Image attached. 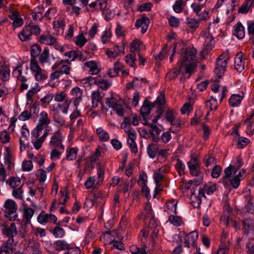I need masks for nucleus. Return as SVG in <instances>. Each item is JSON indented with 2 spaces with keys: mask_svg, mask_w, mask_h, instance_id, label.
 Masks as SVG:
<instances>
[{
  "mask_svg": "<svg viewBox=\"0 0 254 254\" xmlns=\"http://www.w3.org/2000/svg\"><path fill=\"white\" fill-rule=\"evenodd\" d=\"M53 234L56 237L62 238L64 235V231L61 227H56L54 228Z\"/></svg>",
  "mask_w": 254,
  "mask_h": 254,
  "instance_id": "obj_59",
  "label": "nucleus"
},
{
  "mask_svg": "<svg viewBox=\"0 0 254 254\" xmlns=\"http://www.w3.org/2000/svg\"><path fill=\"white\" fill-rule=\"evenodd\" d=\"M40 31L38 25L29 24L25 26L23 30L19 33L18 37L21 41H25L30 39L32 34L36 35L39 34Z\"/></svg>",
  "mask_w": 254,
  "mask_h": 254,
  "instance_id": "obj_3",
  "label": "nucleus"
},
{
  "mask_svg": "<svg viewBox=\"0 0 254 254\" xmlns=\"http://www.w3.org/2000/svg\"><path fill=\"white\" fill-rule=\"evenodd\" d=\"M39 89H38L35 87H33L30 89L26 94L27 99L28 101H32L33 96L36 94L39 91Z\"/></svg>",
  "mask_w": 254,
  "mask_h": 254,
  "instance_id": "obj_60",
  "label": "nucleus"
},
{
  "mask_svg": "<svg viewBox=\"0 0 254 254\" xmlns=\"http://www.w3.org/2000/svg\"><path fill=\"white\" fill-rule=\"evenodd\" d=\"M229 56L228 53H224L217 59L216 67L214 69L215 73L218 77H221L224 74L227 65Z\"/></svg>",
  "mask_w": 254,
  "mask_h": 254,
  "instance_id": "obj_2",
  "label": "nucleus"
},
{
  "mask_svg": "<svg viewBox=\"0 0 254 254\" xmlns=\"http://www.w3.org/2000/svg\"><path fill=\"white\" fill-rule=\"evenodd\" d=\"M102 96H101L99 91H93L91 94L92 108H96L98 106L99 103H101L102 105H103V104L102 102Z\"/></svg>",
  "mask_w": 254,
  "mask_h": 254,
  "instance_id": "obj_24",
  "label": "nucleus"
},
{
  "mask_svg": "<svg viewBox=\"0 0 254 254\" xmlns=\"http://www.w3.org/2000/svg\"><path fill=\"white\" fill-rule=\"evenodd\" d=\"M87 42L86 39L84 37L82 34H79L75 40L76 45L82 47Z\"/></svg>",
  "mask_w": 254,
  "mask_h": 254,
  "instance_id": "obj_51",
  "label": "nucleus"
},
{
  "mask_svg": "<svg viewBox=\"0 0 254 254\" xmlns=\"http://www.w3.org/2000/svg\"><path fill=\"white\" fill-rule=\"evenodd\" d=\"M78 55L79 51H71L64 54V56L68 57L70 59V61H74L78 58Z\"/></svg>",
  "mask_w": 254,
  "mask_h": 254,
  "instance_id": "obj_55",
  "label": "nucleus"
},
{
  "mask_svg": "<svg viewBox=\"0 0 254 254\" xmlns=\"http://www.w3.org/2000/svg\"><path fill=\"white\" fill-rule=\"evenodd\" d=\"M0 74L2 75L1 79L2 80H8L10 75V70L9 68L6 65H0Z\"/></svg>",
  "mask_w": 254,
  "mask_h": 254,
  "instance_id": "obj_38",
  "label": "nucleus"
},
{
  "mask_svg": "<svg viewBox=\"0 0 254 254\" xmlns=\"http://www.w3.org/2000/svg\"><path fill=\"white\" fill-rule=\"evenodd\" d=\"M187 23L188 26L190 28L195 29L199 26V21L194 18L187 17Z\"/></svg>",
  "mask_w": 254,
  "mask_h": 254,
  "instance_id": "obj_45",
  "label": "nucleus"
},
{
  "mask_svg": "<svg viewBox=\"0 0 254 254\" xmlns=\"http://www.w3.org/2000/svg\"><path fill=\"white\" fill-rule=\"evenodd\" d=\"M188 167L190 169V175L194 177H199V180L196 181V184H200L203 179L202 173L200 170L199 163L196 158H191L188 162Z\"/></svg>",
  "mask_w": 254,
  "mask_h": 254,
  "instance_id": "obj_5",
  "label": "nucleus"
},
{
  "mask_svg": "<svg viewBox=\"0 0 254 254\" xmlns=\"http://www.w3.org/2000/svg\"><path fill=\"white\" fill-rule=\"evenodd\" d=\"M145 48V46L142 42L137 40H134L130 44V52L131 53H134L135 51L144 50Z\"/></svg>",
  "mask_w": 254,
  "mask_h": 254,
  "instance_id": "obj_32",
  "label": "nucleus"
},
{
  "mask_svg": "<svg viewBox=\"0 0 254 254\" xmlns=\"http://www.w3.org/2000/svg\"><path fill=\"white\" fill-rule=\"evenodd\" d=\"M164 176V170L159 169L157 172L154 174V179L156 186V188L155 189V191L156 193H159L161 191V189H159L161 186V183Z\"/></svg>",
  "mask_w": 254,
  "mask_h": 254,
  "instance_id": "obj_20",
  "label": "nucleus"
},
{
  "mask_svg": "<svg viewBox=\"0 0 254 254\" xmlns=\"http://www.w3.org/2000/svg\"><path fill=\"white\" fill-rule=\"evenodd\" d=\"M64 137L60 131H57L53 133L49 142V146L51 148H59L64 150V146L63 144Z\"/></svg>",
  "mask_w": 254,
  "mask_h": 254,
  "instance_id": "obj_8",
  "label": "nucleus"
},
{
  "mask_svg": "<svg viewBox=\"0 0 254 254\" xmlns=\"http://www.w3.org/2000/svg\"><path fill=\"white\" fill-rule=\"evenodd\" d=\"M145 125L150 127L149 132L154 142H158L160 140L159 135L161 133V130L153 124H149L146 121L144 124Z\"/></svg>",
  "mask_w": 254,
  "mask_h": 254,
  "instance_id": "obj_18",
  "label": "nucleus"
},
{
  "mask_svg": "<svg viewBox=\"0 0 254 254\" xmlns=\"http://www.w3.org/2000/svg\"><path fill=\"white\" fill-rule=\"evenodd\" d=\"M250 1V0H245V1L243 3V4L241 5L238 10V12L239 13L246 14L249 11L250 9H251L252 5H251V4L249 5V2Z\"/></svg>",
  "mask_w": 254,
  "mask_h": 254,
  "instance_id": "obj_41",
  "label": "nucleus"
},
{
  "mask_svg": "<svg viewBox=\"0 0 254 254\" xmlns=\"http://www.w3.org/2000/svg\"><path fill=\"white\" fill-rule=\"evenodd\" d=\"M245 63L243 61V53H238L235 60V67L239 72H241L244 69Z\"/></svg>",
  "mask_w": 254,
  "mask_h": 254,
  "instance_id": "obj_22",
  "label": "nucleus"
},
{
  "mask_svg": "<svg viewBox=\"0 0 254 254\" xmlns=\"http://www.w3.org/2000/svg\"><path fill=\"white\" fill-rule=\"evenodd\" d=\"M51 122L50 119L48 117V115L45 111H42L40 113L39 119L38 124L39 126H43L49 125Z\"/></svg>",
  "mask_w": 254,
  "mask_h": 254,
  "instance_id": "obj_33",
  "label": "nucleus"
},
{
  "mask_svg": "<svg viewBox=\"0 0 254 254\" xmlns=\"http://www.w3.org/2000/svg\"><path fill=\"white\" fill-rule=\"evenodd\" d=\"M224 175L222 179V182L225 186L226 183V180L229 178H230L233 175H235L237 172V170H236V168L235 166L230 165L224 170Z\"/></svg>",
  "mask_w": 254,
  "mask_h": 254,
  "instance_id": "obj_25",
  "label": "nucleus"
},
{
  "mask_svg": "<svg viewBox=\"0 0 254 254\" xmlns=\"http://www.w3.org/2000/svg\"><path fill=\"white\" fill-rule=\"evenodd\" d=\"M3 207L5 216L10 221L15 220L17 216L16 214L17 207L15 201L10 199L6 200Z\"/></svg>",
  "mask_w": 254,
  "mask_h": 254,
  "instance_id": "obj_4",
  "label": "nucleus"
},
{
  "mask_svg": "<svg viewBox=\"0 0 254 254\" xmlns=\"http://www.w3.org/2000/svg\"><path fill=\"white\" fill-rule=\"evenodd\" d=\"M206 106L211 111L217 109L218 105L216 99L211 97V99L206 102Z\"/></svg>",
  "mask_w": 254,
  "mask_h": 254,
  "instance_id": "obj_42",
  "label": "nucleus"
},
{
  "mask_svg": "<svg viewBox=\"0 0 254 254\" xmlns=\"http://www.w3.org/2000/svg\"><path fill=\"white\" fill-rule=\"evenodd\" d=\"M70 103V100L65 99L62 103H58L57 105H54L53 106V111L57 112L58 110H60L63 113L66 114Z\"/></svg>",
  "mask_w": 254,
  "mask_h": 254,
  "instance_id": "obj_21",
  "label": "nucleus"
},
{
  "mask_svg": "<svg viewBox=\"0 0 254 254\" xmlns=\"http://www.w3.org/2000/svg\"><path fill=\"white\" fill-rule=\"evenodd\" d=\"M155 103L157 104L158 106L156 111L157 115L156 116H151L150 119L153 122V124L157 123L158 120L161 117V115L163 111V106L165 104V96L161 94L158 96L155 100Z\"/></svg>",
  "mask_w": 254,
  "mask_h": 254,
  "instance_id": "obj_10",
  "label": "nucleus"
},
{
  "mask_svg": "<svg viewBox=\"0 0 254 254\" xmlns=\"http://www.w3.org/2000/svg\"><path fill=\"white\" fill-rule=\"evenodd\" d=\"M37 220L42 224L52 221H53L54 223H56L57 218L54 215L46 214L45 212L42 211L38 216Z\"/></svg>",
  "mask_w": 254,
  "mask_h": 254,
  "instance_id": "obj_16",
  "label": "nucleus"
},
{
  "mask_svg": "<svg viewBox=\"0 0 254 254\" xmlns=\"http://www.w3.org/2000/svg\"><path fill=\"white\" fill-rule=\"evenodd\" d=\"M54 121L59 124L61 126H63L64 124V120L63 117L60 115L59 113L56 112L53 115Z\"/></svg>",
  "mask_w": 254,
  "mask_h": 254,
  "instance_id": "obj_58",
  "label": "nucleus"
},
{
  "mask_svg": "<svg viewBox=\"0 0 254 254\" xmlns=\"http://www.w3.org/2000/svg\"><path fill=\"white\" fill-rule=\"evenodd\" d=\"M54 100L58 102H64L65 99V94L64 92L56 94L54 96Z\"/></svg>",
  "mask_w": 254,
  "mask_h": 254,
  "instance_id": "obj_62",
  "label": "nucleus"
},
{
  "mask_svg": "<svg viewBox=\"0 0 254 254\" xmlns=\"http://www.w3.org/2000/svg\"><path fill=\"white\" fill-rule=\"evenodd\" d=\"M232 135L234 136V141L236 142L237 147L239 149L243 148L249 142V139L240 136L238 134V127H234Z\"/></svg>",
  "mask_w": 254,
  "mask_h": 254,
  "instance_id": "obj_11",
  "label": "nucleus"
},
{
  "mask_svg": "<svg viewBox=\"0 0 254 254\" xmlns=\"http://www.w3.org/2000/svg\"><path fill=\"white\" fill-rule=\"evenodd\" d=\"M41 52V48L39 45L35 44L31 46V55L32 57V58L36 59L35 58L39 55Z\"/></svg>",
  "mask_w": 254,
  "mask_h": 254,
  "instance_id": "obj_43",
  "label": "nucleus"
},
{
  "mask_svg": "<svg viewBox=\"0 0 254 254\" xmlns=\"http://www.w3.org/2000/svg\"><path fill=\"white\" fill-rule=\"evenodd\" d=\"M222 172V168L219 166L216 165L213 168L211 171V176L213 178H218Z\"/></svg>",
  "mask_w": 254,
  "mask_h": 254,
  "instance_id": "obj_49",
  "label": "nucleus"
},
{
  "mask_svg": "<svg viewBox=\"0 0 254 254\" xmlns=\"http://www.w3.org/2000/svg\"><path fill=\"white\" fill-rule=\"evenodd\" d=\"M28 248L30 254H39L40 252V245L38 243H31Z\"/></svg>",
  "mask_w": 254,
  "mask_h": 254,
  "instance_id": "obj_44",
  "label": "nucleus"
},
{
  "mask_svg": "<svg viewBox=\"0 0 254 254\" xmlns=\"http://www.w3.org/2000/svg\"><path fill=\"white\" fill-rule=\"evenodd\" d=\"M87 80L89 82H92V80H94V83L97 85L101 89L106 90L110 87V84L105 79H94L92 77H88L87 78Z\"/></svg>",
  "mask_w": 254,
  "mask_h": 254,
  "instance_id": "obj_28",
  "label": "nucleus"
},
{
  "mask_svg": "<svg viewBox=\"0 0 254 254\" xmlns=\"http://www.w3.org/2000/svg\"><path fill=\"white\" fill-rule=\"evenodd\" d=\"M110 244L111 245L112 248H116L121 251L125 249L124 245L120 241H113Z\"/></svg>",
  "mask_w": 254,
  "mask_h": 254,
  "instance_id": "obj_54",
  "label": "nucleus"
},
{
  "mask_svg": "<svg viewBox=\"0 0 254 254\" xmlns=\"http://www.w3.org/2000/svg\"><path fill=\"white\" fill-rule=\"evenodd\" d=\"M157 105V104L155 103V101L154 103H151L145 100L140 110V114L144 118L150 113L151 108L156 107Z\"/></svg>",
  "mask_w": 254,
  "mask_h": 254,
  "instance_id": "obj_19",
  "label": "nucleus"
},
{
  "mask_svg": "<svg viewBox=\"0 0 254 254\" xmlns=\"http://www.w3.org/2000/svg\"><path fill=\"white\" fill-rule=\"evenodd\" d=\"M203 162L206 167H208L212 164H216V160L214 157L206 156L203 159Z\"/></svg>",
  "mask_w": 254,
  "mask_h": 254,
  "instance_id": "obj_50",
  "label": "nucleus"
},
{
  "mask_svg": "<svg viewBox=\"0 0 254 254\" xmlns=\"http://www.w3.org/2000/svg\"><path fill=\"white\" fill-rule=\"evenodd\" d=\"M39 61L43 64L49 63V52L48 48H45L43 52L40 55Z\"/></svg>",
  "mask_w": 254,
  "mask_h": 254,
  "instance_id": "obj_37",
  "label": "nucleus"
},
{
  "mask_svg": "<svg viewBox=\"0 0 254 254\" xmlns=\"http://www.w3.org/2000/svg\"><path fill=\"white\" fill-rule=\"evenodd\" d=\"M98 181L95 183V177H89L84 183V186L87 189H90L93 187L97 188L100 183L103 181L104 175V171L99 167L97 169Z\"/></svg>",
  "mask_w": 254,
  "mask_h": 254,
  "instance_id": "obj_7",
  "label": "nucleus"
},
{
  "mask_svg": "<svg viewBox=\"0 0 254 254\" xmlns=\"http://www.w3.org/2000/svg\"><path fill=\"white\" fill-rule=\"evenodd\" d=\"M84 65L90 69L89 72L91 74H97L100 70L97 67L96 63L94 61L86 62L84 63Z\"/></svg>",
  "mask_w": 254,
  "mask_h": 254,
  "instance_id": "obj_34",
  "label": "nucleus"
},
{
  "mask_svg": "<svg viewBox=\"0 0 254 254\" xmlns=\"http://www.w3.org/2000/svg\"><path fill=\"white\" fill-rule=\"evenodd\" d=\"M106 103L109 107H112L119 116H124V109L120 101H116L113 97H111L106 99Z\"/></svg>",
  "mask_w": 254,
  "mask_h": 254,
  "instance_id": "obj_12",
  "label": "nucleus"
},
{
  "mask_svg": "<svg viewBox=\"0 0 254 254\" xmlns=\"http://www.w3.org/2000/svg\"><path fill=\"white\" fill-rule=\"evenodd\" d=\"M23 185H21L18 188L13 190L12 194L15 198L20 199L22 198L23 193Z\"/></svg>",
  "mask_w": 254,
  "mask_h": 254,
  "instance_id": "obj_46",
  "label": "nucleus"
},
{
  "mask_svg": "<svg viewBox=\"0 0 254 254\" xmlns=\"http://www.w3.org/2000/svg\"><path fill=\"white\" fill-rule=\"evenodd\" d=\"M198 237V233L196 231H192L186 235L184 238V246L187 248L196 246V240Z\"/></svg>",
  "mask_w": 254,
  "mask_h": 254,
  "instance_id": "obj_13",
  "label": "nucleus"
},
{
  "mask_svg": "<svg viewBox=\"0 0 254 254\" xmlns=\"http://www.w3.org/2000/svg\"><path fill=\"white\" fill-rule=\"evenodd\" d=\"M126 61L127 63L130 66L132 67H134L135 66V56H133L131 54H128L126 57Z\"/></svg>",
  "mask_w": 254,
  "mask_h": 254,
  "instance_id": "obj_57",
  "label": "nucleus"
},
{
  "mask_svg": "<svg viewBox=\"0 0 254 254\" xmlns=\"http://www.w3.org/2000/svg\"><path fill=\"white\" fill-rule=\"evenodd\" d=\"M30 69L35 73V77L37 81H40L47 78L46 71L40 67L36 59H31Z\"/></svg>",
  "mask_w": 254,
  "mask_h": 254,
  "instance_id": "obj_6",
  "label": "nucleus"
},
{
  "mask_svg": "<svg viewBox=\"0 0 254 254\" xmlns=\"http://www.w3.org/2000/svg\"><path fill=\"white\" fill-rule=\"evenodd\" d=\"M166 119L168 122H169L172 126L176 125V123L175 122V115L174 113L171 111H168L166 113Z\"/></svg>",
  "mask_w": 254,
  "mask_h": 254,
  "instance_id": "obj_47",
  "label": "nucleus"
},
{
  "mask_svg": "<svg viewBox=\"0 0 254 254\" xmlns=\"http://www.w3.org/2000/svg\"><path fill=\"white\" fill-rule=\"evenodd\" d=\"M244 233L248 234L254 232V221L251 219H246L243 221Z\"/></svg>",
  "mask_w": 254,
  "mask_h": 254,
  "instance_id": "obj_26",
  "label": "nucleus"
},
{
  "mask_svg": "<svg viewBox=\"0 0 254 254\" xmlns=\"http://www.w3.org/2000/svg\"><path fill=\"white\" fill-rule=\"evenodd\" d=\"M14 239H8L0 247V254H12L14 250Z\"/></svg>",
  "mask_w": 254,
  "mask_h": 254,
  "instance_id": "obj_14",
  "label": "nucleus"
},
{
  "mask_svg": "<svg viewBox=\"0 0 254 254\" xmlns=\"http://www.w3.org/2000/svg\"><path fill=\"white\" fill-rule=\"evenodd\" d=\"M2 233L8 239H13L17 234L16 225L12 223L9 226H4L2 229Z\"/></svg>",
  "mask_w": 254,
  "mask_h": 254,
  "instance_id": "obj_15",
  "label": "nucleus"
},
{
  "mask_svg": "<svg viewBox=\"0 0 254 254\" xmlns=\"http://www.w3.org/2000/svg\"><path fill=\"white\" fill-rule=\"evenodd\" d=\"M31 114L27 110L22 112L18 117V119L20 121H25L30 119Z\"/></svg>",
  "mask_w": 254,
  "mask_h": 254,
  "instance_id": "obj_64",
  "label": "nucleus"
},
{
  "mask_svg": "<svg viewBox=\"0 0 254 254\" xmlns=\"http://www.w3.org/2000/svg\"><path fill=\"white\" fill-rule=\"evenodd\" d=\"M77 149L76 148H71L67 149L66 159L68 160H73L76 157Z\"/></svg>",
  "mask_w": 254,
  "mask_h": 254,
  "instance_id": "obj_39",
  "label": "nucleus"
},
{
  "mask_svg": "<svg viewBox=\"0 0 254 254\" xmlns=\"http://www.w3.org/2000/svg\"><path fill=\"white\" fill-rule=\"evenodd\" d=\"M96 132L99 135L100 140L106 141L109 139V135L102 127H99L96 129Z\"/></svg>",
  "mask_w": 254,
  "mask_h": 254,
  "instance_id": "obj_40",
  "label": "nucleus"
},
{
  "mask_svg": "<svg viewBox=\"0 0 254 254\" xmlns=\"http://www.w3.org/2000/svg\"><path fill=\"white\" fill-rule=\"evenodd\" d=\"M39 41L41 43L45 45H52L56 42V39L49 34L42 35L40 37Z\"/></svg>",
  "mask_w": 254,
  "mask_h": 254,
  "instance_id": "obj_29",
  "label": "nucleus"
},
{
  "mask_svg": "<svg viewBox=\"0 0 254 254\" xmlns=\"http://www.w3.org/2000/svg\"><path fill=\"white\" fill-rule=\"evenodd\" d=\"M130 251L132 254H147L146 250L143 248L133 246L130 248Z\"/></svg>",
  "mask_w": 254,
  "mask_h": 254,
  "instance_id": "obj_53",
  "label": "nucleus"
},
{
  "mask_svg": "<svg viewBox=\"0 0 254 254\" xmlns=\"http://www.w3.org/2000/svg\"><path fill=\"white\" fill-rule=\"evenodd\" d=\"M196 50L194 48H187L183 49L181 58L180 61V69L177 68L171 70L166 75V77L169 79L176 78L182 71L183 68L186 69V73L191 74L193 72L196 67L195 57Z\"/></svg>",
  "mask_w": 254,
  "mask_h": 254,
  "instance_id": "obj_1",
  "label": "nucleus"
},
{
  "mask_svg": "<svg viewBox=\"0 0 254 254\" xmlns=\"http://www.w3.org/2000/svg\"><path fill=\"white\" fill-rule=\"evenodd\" d=\"M185 2L183 0H178L175 2L173 6V9L176 13L180 12L183 9V6L185 5Z\"/></svg>",
  "mask_w": 254,
  "mask_h": 254,
  "instance_id": "obj_48",
  "label": "nucleus"
},
{
  "mask_svg": "<svg viewBox=\"0 0 254 254\" xmlns=\"http://www.w3.org/2000/svg\"><path fill=\"white\" fill-rule=\"evenodd\" d=\"M159 151L158 145L155 143H151L147 147V153L149 157L152 159L155 157Z\"/></svg>",
  "mask_w": 254,
  "mask_h": 254,
  "instance_id": "obj_31",
  "label": "nucleus"
},
{
  "mask_svg": "<svg viewBox=\"0 0 254 254\" xmlns=\"http://www.w3.org/2000/svg\"><path fill=\"white\" fill-rule=\"evenodd\" d=\"M34 213V210L29 207H25L23 211V218L26 224H29Z\"/></svg>",
  "mask_w": 254,
  "mask_h": 254,
  "instance_id": "obj_36",
  "label": "nucleus"
},
{
  "mask_svg": "<svg viewBox=\"0 0 254 254\" xmlns=\"http://www.w3.org/2000/svg\"><path fill=\"white\" fill-rule=\"evenodd\" d=\"M169 220L170 223L174 226H179L181 225V220L180 217L178 216L170 215L169 216Z\"/></svg>",
  "mask_w": 254,
  "mask_h": 254,
  "instance_id": "obj_63",
  "label": "nucleus"
},
{
  "mask_svg": "<svg viewBox=\"0 0 254 254\" xmlns=\"http://www.w3.org/2000/svg\"><path fill=\"white\" fill-rule=\"evenodd\" d=\"M8 183L12 188H15L20 185L21 180L19 178H12L10 179L9 182L8 181L6 182V183Z\"/></svg>",
  "mask_w": 254,
  "mask_h": 254,
  "instance_id": "obj_52",
  "label": "nucleus"
},
{
  "mask_svg": "<svg viewBox=\"0 0 254 254\" xmlns=\"http://www.w3.org/2000/svg\"><path fill=\"white\" fill-rule=\"evenodd\" d=\"M125 132L127 133L128 136L127 143L131 151L134 153H137L138 149L137 144L135 141L136 138L135 130L133 128H130L128 129H126Z\"/></svg>",
  "mask_w": 254,
  "mask_h": 254,
  "instance_id": "obj_9",
  "label": "nucleus"
},
{
  "mask_svg": "<svg viewBox=\"0 0 254 254\" xmlns=\"http://www.w3.org/2000/svg\"><path fill=\"white\" fill-rule=\"evenodd\" d=\"M243 97L238 94L232 95L229 100V103L233 107H238L241 103Z\"/></svg>",
  "mask_w": 254,
  "mask_h": 254,
  "instance_id": "obj_35",
  "label": "nucleus"
},
{
  "mask_svg": "<svg viewBox=\"0 0 254 254\" xmlns=\"http://www.w3.org/2000/svg\"><path fill=\"white\" fill-rule=\"evenodd\" d=\"M149 23V19L146 17H143L137 19L135 22L136 27H141V32L144 33L147 31Z\"/></svg>",
  "mask_w": 254,
  "mask_h": 254,
  "instance_id": "obj_23",
  "label": "nucleus"
},
{
  "mask_svg": "<svg viewBox=\"0 0 254 254\" xmlns=\"http://www.w3.org/2000/svg\"><path fill=\"white\" fill-rule=\"evenodd\" d=\"M71 93L74 97V104L75 106L77 107L81 101L82 91L78 87H75L71 90Z\"/></svg>",
  "mask_w": 254,
  "mask_h": 254,
  "instance_id": "obj_27",
  "label": "nucleus"
},
{
  "mask_svg": "<svg viewBox=\"0 0 254 254\" xmlns=\"http://www.w3.org/2000/svg\"><path fill=\"white\" fill-rule=\"evenodd\" d=\"M10 135L6 131H2L0 133V141L2 143H6L9 142Z\"/></svg>",
  "mask_w": 254,
  "mask_h": 254,
  "instance_id": "obj_56",
  "label": "nucleus"
},
{
  "mask_svg": "<svg viewBox=\"0 0 254 254\" xmlns=\"http://www.w3.org/2000/svg\"><path fill=\"white\" fill-rule=\"evenodd\" d=\"M43 129V126H39L38 124L36 127L32 131V136L35 138H38L42 133V131Z\"/></svg>",
  "mask_w": 254,
  "mask_h": 254,
  "instance_id": "obj_61",
  "label": "nucleus"
},
{
  "mask_svg": "<svg viewBox=\"0 0 254 254\" xmlns=\"http://www.w3.org/2000/svg\"><path fill=\"white\" fill-rule=\"evenodd\" d=\"M204 43L203 52L207 54L209 51L212 50L214 41L212 36L208 32L204 34Z\"/></svg>",
  "mask_w": 254,
  "mask_h": 254,
  "instance_id": "obj_17",
  "label": "nucleus"
},
{
  "mask_svg": "<svg viewBox=\"0 0 254 254\" xmlns=\"http://www.w3.org/2000/svg\"><path fill=\"white\" fill-rule=\"evenodd\" d=\"M233 33L234 35L240 39H242L245 36L244 27L241 23H238L234 26V29Z\"/></svg>",
  "mask_w": 254,
  "mask_h": 254,
  "instance_id": "obj_30",
  "label": "nucleus"
}]
</instances>
